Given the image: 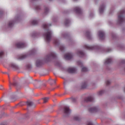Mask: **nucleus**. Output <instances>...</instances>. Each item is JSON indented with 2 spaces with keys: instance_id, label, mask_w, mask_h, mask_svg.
Returning a JSON list of instances; mask_svg holds the SVG:
<instances>
[{
  "instance_id": "11",
  "label": "nucleus",
  "mask_w": 125,
  "mask_h": 125,
  "mask_svg": "<svg viewBox=\"0 0 125 125\" xmlns=\"http://www.w3.org/2000/svg\"><path fill=\"white\" fill-rule=\"evenodd\" d=\"M17 46H18V47H19V48H20V47H21V44H17Z\"/></svg>"
},
{
  "instance_id": "9",
  "label": "nucleus",
  "mask_w": 125,
  "mask_h": 125,
  "mask_svg": "<svg viewBox=\"0 0 125 125\" xmlns=\"http://www.w3.org/2000/svg\"><path fill=\"white\" fill-rule=\"evenodd\" d=\"M73 71H74V69H68V72L69 73H73Z\"/></svg>"
},
{
  "instance_id": "1",
  "label": "nucleus",
  "mask_w": 125,
  "mask_h": 125,
  "mask_svg": "<svg viewBox=\"0 0 125 125\" xmlns=\"http://www.w3.org/2000/svg\"><path fill=\"white\" fill-rule=\"evenodd\" d=\"M64 113H65L66 114H69L70 113V110L69 109V108L64 107Z\"/></svg>"
},
{
  "instance_id": "2",
  "label": "nucleus",
  "mask_w": 125,
  "mask_h": 125,
  "mask_svg": "<svg viewBox=\"0 0 125 125\" xmlns=\"http://www.w3.org/2000/svg\"><path fill=\"white\" fill-rule=\"evenodd\" d=\"M49 83H50V84L52 85L54 83H56V80H49Z\"/></svg>"
},
{
  "instance_id": "13",
  "label": "nucleus",
  "mask_w": 125,
  "mask_h": 125,
  "mask_svg": "<svg viewBox=\"0 0 125 125\" xmlns=\"http://www.w3.org/2000/svg\"><path fill=\"white\" fill-rule=\"evenodd\" d=\"M65 59H69V56H65Z\"/></svg>"
},
{
  "instance_id": "7",
  "label": "nucleus",
  "mask_w": 125,
  "mask_h": 125,
  "mask_svg": "<svg viewBox=\"0 0 125 125\" xmlns=\"http://www.w3.org/2000/svg\"><path fill=\"white\" fill-rule=\"evenodd\" d=\"M0 89L1 90H3V89H4V88H3V86H2V85H0Z\"/></svg>"
},
{
  "instance_id": "10",
  "label": "nucleus",
  "mask_w": 125,
  "mask_h": 125,
  "mask_svg": "<svg viewBox=\"0 0 125 125\" xmlns=\"http://www.w3.org/2000/svg\"><path fill=\"white\" fill-rule=\"evenodd\" d=\"M110 61H111V60L110 59H108L107 60V61H106L105 63L106 64H107V63H110Z\"/></svg>"
},
{
  "instance_id": "4",
  "label": "nucleus",
  "mask_w": 125,
  "mask_h": 125,
  "mask_svg": "<svg viewBox=\"0 0 125 125\" xmlns=\"http://www.w3.org/2000/svg\"><path fill=\"white\" fill-rule=\"evenodd\" d=\"M50 39V33H48L46 36V39L48 41Z\"/></svg>"
},
{
  "instance_id": "5",
  "label": "nucleus",
  "mask_w": 125,
  "mask_h": 125,
  "mask_svg": "<svg viewBox=\"0 0 125 125\" xmlns=\"http://www.w3.org/2000/svg\"><path fill=\"white\" fill-rule=\"evenodd\" d=\"M27 105L28 106H32V105H34V103L32 102H30L27 103Z\"/></svg>"
},
{
  "instance_id": "12",
  "label": "nucleus",
  "mask_w": 125,
  "mask_h": 125,
  "mask_svg": "<svg viewBox=\"0 0 125 125\" xmlns=\"http://www.w3.org/2000/svg\"><path fill=\"white\" fill-rule=\"evenodd\" d=\"M102 36H103V33L100 32V34H99V36L100 37H102Z\"/></svg>"
},
{
  "instance_id": "8",
  "label": "nucleus",
  "mask_w": 125,
  "mask_h": 125,
  "mask_svg": "<svg viewBox=\"0 0 125 125\" xmlns=\"http://www.w3.org/2000/svg\"><path fill=\"white\" fill-rule=\"evenodd\" d=\"M3 54H4L3 52H2V51L0 52V57H1V56H2V55H3Z\"/></svg>"
},
{
  "instance_id": "6",
  "label": "nucleus",
  "mask_w": 125,
  "mask_h": 125,
  "mask_svg": "<svg viewBox=\"0 0 125 125\" xmlns=\"http://www.w3.org/2000/svg\"><path fill=\"white\" fill-rule=\"evenodd\" d=\"M82 71H83V72H86V71H87V68H86L85 67H83L82 68Z\"/></svg>"
},
{
  "instance_id": "3",
  "label": "nucleus",
  "mask_w": 125,
  "mask_h": 125,
  "mask_svg": "<svg viewBox=\"0 0 125 125\" xmlns=\"http://www.w3.org/2000/svg\"><path fill=\"white\" fill-rule=\"evenodd\" d=\"M48 99H49V98H44L43 99V100L44 101V103H46L47 101H48Z\"/></svg>"
},
{
  "instance_id": "14",
  "label": "nucleus",
  "mask_w": 125,
  "mask_h": 125,
  "mask_svg": "<svg viewBox=\"0 0 125 125\" xmlns=\"http://www.w3.org/2000/svg\"><path fill=\"white\" fill-rule=\"evenodd\" d=\"M74 119L76 121H78V117H75Z\"/></svg>"
},
{
  "instance_id": "15",
  "label": "nucleus",
  "mask_w": 125,
  "mask_h": 125,
  "mask_svg": "<svg viewBox=\"0 0 125 125\" xmlns=\"http://www.w3.org/2000/svg\"><path fill=\"white\" fill-rule=\"evenodd\" d=\"M92 111H95V108H94L93 109H92Z\"/></svg>"
}]
</instances>
